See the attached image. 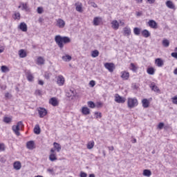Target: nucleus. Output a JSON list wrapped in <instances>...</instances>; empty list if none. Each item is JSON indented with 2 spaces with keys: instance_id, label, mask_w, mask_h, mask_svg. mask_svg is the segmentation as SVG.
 <instances>
[{
  "instance_id": "obj_61",
  "label": "nucleus",
  "mask_w": 177,
  "mask_h": 177,
  "mask_svg": "<svg viewBox=\"0 0 177 177\" xmlns=\"http://www.w3.org/2000/svg\"><path fill=\"white\" fill-rule=\"evenodd\" d=\"M174 74H175V75H177V68L174 71Z\"/></svg>"
},
{
  "instance_id": "obj_20",
  "label": "nucleus",
  "mask_w": 177,
  "mask_h": 177,
  "mask_svg": "<svg viewBox=\"0 0 177 177\" xmlns=\"http://www.w3.org/2000/svg\"><path fill=\"white\" fill-rule=\"evenodd\" d=\"M141 34L142 35V37H144L145 38H149V37H150L151 34L149 30H147V29H145L141 32Z\"/></svg>"
},
{
  "instance_id": "obj_9",
  "label": "nucleus",
  "mask_w": 177,
  "mask_h": 177,
  "mask_svg": "<svg viewBox=\"0 0 177 177\" xmlns=\"http://www.w3.org/2000/svg\"><path fill=\"white\" fill-rule=\"evenodd\" d=\"M148 26H149L151 28H154L156 30L158 28V24L157 22H156V21L151 19L148 21Z\"/></svg>"
},
{
  "instance_id": "obj_30",
  "label": "nucleus",
  "mask_w": 177,
  "mask_h": 177,
  "mask_svg": "<svg viewBox=\"0 0 177 177\" xmlns=\"http://www.w3.org/2000/svg\"><path fill=\"white\" fill-rule=\"evenodd\" d=\"M142 175L144 176H148V177L151 176V171L149 169H145L143 171Z\"/></svg>"
},
{
  "instance_id": "obj_39",
  "label": "nucleus",
  "mask_w": 177,
  "mask_h": 177,
  "mask_svg": "<svg viewBox=\"0 0 177 177\" xmlns=\"http://www.w3.org/2000/svg\"><path fill=\"white\" fill-rule=\"evenodd\" d=\"M37 64H44L45 63V59L42 57H39L37 58Z\"/></svg>"
},
{
  "instance_id": "obj_27",
  "label": "nucleus",
  "mask_w": 177,
  "mask_h": 177,
  "mask_svg": "<svg viewBox=\"0 0 177 177\" xmlns=\"http://www.w3.org/2000/svg\"><path fill=\"white\" fill-rule=\"evenodd\" d=\"M14 168L17 171H19L21 168V163L20 162H15L14 163Z\"/></svg>"
},
{
  "instance_id": "obj_62",
  "label": "nucleus",
  "mask_w": 177,
  "mask_h": 177,
  "mask_svg": "<svg viewBox=\"0 0 177 177\" xmlns=\"http://www.w3.org/2000/svg\"><path fill=\"white\" fill-rule=\"evenodd\" d=\"M93 8H97V4L93 3Z\"/></svg>"
},
{
  "instance_id": "obj_57",
  "label": "nucleus",
  "mask_w": 177,
  "mask_h": 177,
  "mask_svg": "<svg viewBox=\"0 0 177 177\" xmlns=\"http://www.w3.org/2000/svg\"><path fill=\"white\" fill-rule=\"evenodd\" d=\"M38 84H39V85H44V82L42 80H39Z\"/></svg>"
},
{
  "instance_id": "obj_49",
  "label": "nucleus",
  "mask_w": 177,
  "mask_h": 177,
  "mask_svg": "<svg viewBox=\"0 0 177 177\" xmlns=\"http://www.w3.org/2000/svg\"><path fill=\"white\" fill-rule=\"evenodd\" d=\"M44 77L46 80H49L50 78V75H49V73L46 72L44 73Z\"/></svg>"
},
{
  "instance_id": "obj_22",
  "label": "nucleus",
  "mask_w": 177,
  "mask_h": 177,
  "mask_svg": "<svg viewBox=\"0 0 177 177\" xmlns=\"http://www.w3.org/2000/svg\"><path fill=\"white\" fill-rule=\"evenodd\" d=\"M54 149L57 150V153H60V151L62 150V145L57 142L53 143Z\"/></svg>"
},
{
  "instance_id": "obj_52",
  "label": "nucleus",
  "mask_w": 177,
  "mask_h": 177,
  "mask_svg": "<svg viewBox=\"0 0 177 177\" xmlns=\"http://www.w3.org/2000/svg\"><path fill=\"white\" fill-rule=\"evenodd\" d=\"M5 151V145L0 144V151Z\"/></svg>"
},
{
  "instance_id": "obj_59",
  "label": "nucleus",
  "mask_w": 177,
  "mask_h": 177,
  "mask_svg": "<svg viewBox=\"0 0 177 177\" xmlns=\"http://www.w3.org/2000/svg\"><path fill=\"white\" fill-rule=\"evenodd\" d=\"M15 17L17 19V17H20V13L17 12L15 13Z\"/></svg>"
},
{
  "instance_id": "obj_3",
  "label": "nucleus",
  "mask_w": 177,
  "mask_h": 177,
  "mask_svg": "<svg viewBox=\"0 0 177 177\" xmlns=\"http://www.w3.org/2000/svg\"><path fill=\"white\" fill-rule=\"evenodd\" d=\"M138 104V99H136V97L128 98L127 106L129 109H133V107H136Z\"/></svg>"
},
{
  "instance_id": "obj_26",
  "label": "nucleus",
  "mask_w": 177,
  "mask_h": 177,
  "mask_svg": "<svg viewBox=\"0 0 177 177\" xmlns=\"http://www.w3.org/2000/svg\"><path fill=\"white\" fill-rule=\"evenodd\" d=\"M121 77L123 80H128V78H129V73L127 71H123L122 72Z\"/></svg>"
},
{
  "instance_id": "obj_36",
  "label": "nucleus",
  "mask_w": 177,
  "mask_h": 177,
  "mask_svg": "<svg viewBox=\"0 0 177 177\" xmlns=\"http://www.w3.org/2000/svg\"><path fill=\"white\" fill-rule=\"evenodd\" d=\"M62 60H64V62H70V60H71V56H70L68 55L63 56Z\"/></svg>"
},
{
  "instance_id": "obj_13",
  "label": "nucleus",
  "mask_w": 177,
  "mask_h": 177,
  "mask_svg": "<svg viewBox=\"0 0 177 177\" xmlns=\"http://www.w3.org/2000/svg\"><path fill=\"white\" fill-rule=\"evenodd\" d=\"M57 26L59 28H64V26H66V22H64V20H63L62 19H59L57 21Z\"/></svg>"
},
{
  "instance_id": "obj_28",
  "label": "nucleus",
  "mask_w": 177,
  "mask_h": 177,
  "mask_svg": "<svg viewBox=\"0 0 177 177\" xmlns=\"http://www.w3.org/2000/svg\"><path fill=\"white\" fill-rule=\"evenodd\" d=\"M124 35H126V37H129L131 35V28H124Z\"/></svg>"
},
{
  "instance_id": "obj_44",
  "label": "nucleus",
  "mask_w": 177,
  "mask_h": 177,
  "mask_svg": "<svg viewBox=\"0 0 177 177\" xmlns=\"http://www.w3.org/2000/svg\"><path fill=\"white\" fill-rule=\"evenodd\" d=\"M43 12H44V8H42V7L37 8V13H39V15H41Z\"/></svg>"
},
{
  "instance_id": "obj_4",
  "label": "nucleus",
  "mask_w": 177,
  "mask_h": 177,
  "mask_svg": "<svg viewBox=\"0 0 177 177\" xmlns=\"http://www.w3.org/2000/svg\"><path fill=\"white\" fill-rule=\"evenodd\" d=\"M55 80L57 81V84L58 86H63L64 85V83L66 82V80L64 79V77L62 75H59L55 77Z\"/></svg>"
},
{
  "instance_id": "obj_37",
  "label": "nucleus",
  "mask_w": 177,
  "mask_h": 177,
  "mask_svg": "<svg viewBox=\"0 0 177 177\" xmlns=\"http://www.w3.org/2000/svg\"><path fill=\"white\" fill-rule=\"evenodd\" d=\"M87 104L90 109H95V107H96V104H95V103L92 101H88Z\"/></svg>"
},
{
  "instance_id": "obj_48",
  "label": "nucleus",
  "mask_w": 177,
  "mask_h": 177,
  "mask_svg": "<svg viewBox=\"0 0 177 177\" xmlns=\"http://www.w3.org/2000/svg\"><path fill=\"white\" fill-rule=\"evenodd\" d=\"M89 84L91 85V86L92 88H93V86H95V85H96V82L94 80H91V81H90Z\"/></svg>"
},
{
  "instance_id": "obj_24",
  "label": "nucleus",
  "mask_w": 177,
  "mask_h": 177,
  "mask_svg": "<svg viewBox=\"0 0 177 177\" xmlns=\"http://www.w3.org/2000/svg\"><path fill=\"white\" fill-rule=\"evenodd\" d=\"M19 57L22 59L24 57H27V53H26L24 49L19 50Z\"/></svg>"
},
{
  "instance_id": "obj_40",
  "label": "nucleus",
  "mask_w": 177,
  "mask_h": 177,
  "mask_svg": "<svg viewBox=\"0 0 177 177\" xmlns=\"http://www.w3.org/2000/svg\"><path fill=\"white\" fill-rule=\"evenodd\" d=\"M93 146H95V142L91 141L87 144V149L91 150V149H93Z\"/></svg>"
},
{
  "instance_id": "obj_17",
  "label": "nucleus",
  "mask_w": 177,
  "mask_h": 177,
  "mask_svg": "<svg viewBox=\"0 0 177 177\" xmlns=\"http://www.w3.org/2000/svg\"><path fill=\"white\" fill-rule=\"evenodd\" d=\"M82 113L84 115H88L91 114V111L89 110V108H88L86 106H83L82 109Z\"/></svg>"
},
{
  "instance_id": "obj_56",
  "label": "nucleus",
  "mask_w": 177,
  "mask_h": 177,
  "mask_svg": "<svg viewBox=\"0 0 177 177\" xmlns=\"http://www.w3.org/2000/svg\"><path fill=\"white\" fill-rule=\"evenodd\" d=\"M149 3H154L156 2V0H147Z\"/></svg>"
},
{
  "instance_id": "obj_8",
  "label": "nucleus",
  "mask_w": 177,
  "mask_h": 177,
  "mask_svg": "<svg viewBox=\"0 0 177 177\" xmlns=\"http://www.w3.org/2000/svg\"><path fill=\"white\" fill-rule=\"evenodd\" d=\"M115 102H116V103H125V98L121 97L118 94H116L115 96Z\"/></svg>"
},
{
  "instance_id": "obj_33",
  "label": "nucleus",
  "mask_w": 177,
  "mask_h": 177,
  "mask_svg": "<svg viewBox=\"0 0 177 177\" xmlns=\"http://www.w3.org/2000/svg\"><path fill=\"white\" fill-rule=\"evenodd\" d=\"M1 70L2 73H9V68L6 66H1Z\"/></svg>"
},
{
  "instance_id": "obj_60",
  "label": "nucleus",
  "mask_w": 177,
  "mask_h": 177,
  "mask_svg": "<svg viewBox=\"0 0 177 177\" xmlns=\"http://www.w3.org/2000/svg\"><path fill=\"white\" fill-rule=\"evenodd\" d=\"M50 153H51V154H56V153H55V149H50Z\"/></svg>"
},
{
  "instance_id": "obj_2",
  "label": "nucleus",
  "mask_w": 177,
  "mask_h": 177,
  "mask_svg": "<svg viewBox=\"0 0 177 177\" xmlns=\"http://www.w3.org/2000/svg\"><path fill=\"white\" fill-rule=\"evenodd\" d=\"M20 127H24V124H23V122L19 121L17 123V125H13L12 127V131L15 132V135L17 136H20Z\"/></svg>"
},
{
  "instance_id": "obj_55",
  "label": "nucleus",
  "mask_w": 177,
  "mask_h": 177,
  "mask_svg": "<svg viewBox=\"0 0 177 177\" xmlns=\"http://www.w3.org/2000/svg\"><path fill=\"white\" fill-rule=\"evenodd\" d=\"M12 95H10V93H6V94H5V97H10Z\"/></svg>"
},
{
  "instance_id": "obj_64",
  "label": "nucleus",
  "mask_w": 177,
  "mask_h": 177,
  "mask_svg": "<svg viewBox=\"0 0 177 177\" xmlns=\"http://www.w3.org/2000/svg\"><path fill=\"white\" fill-rule=\"evenodd\" d=\"M88 177H95V174H90V175H89V176H88Z\"/></svg>"
},
{
  "instance_id": "obj_15",
  "label": "nucleus",
  "mask_w": 177,
  "mask_h": 177,
  "mask_svg": "<svg viewBox=\"0 0 177 177\" xmlns=\"http://www.w3.org/2000/svg\"><path fill=\"white\" fill-rule=\"evenodd\" d=\"M49 104L54 107H56V106L59 105V102H57V99H56V97H52L49 100Z\"/></svg>"
},
{
  "instance_id": "obj_23",
  "label": "nucleus",
  "mask_w": 177,
  "mask_h": 177,
  "mask_svg": "<svg viewBox=\"0 0 177 177\" xmlns=\"http://www.w3.org/2000/svg\"><path fill=\"white\" fill-rule=\"evenodd\" d=\"M166 6L169 8V9H175V5H174V3L171 0H168L166 2Z\"/></svg>"
},
{
  "instance_id": "obj_45",
  "label": "nucleus",
  "mask_w": 177,
  "mask_h": 177,
  "mask_svg": "<svg viewBox=\"0 0 177 177\" xmlns=\"http://www.w3.org/2000/svg\"><path fill=\"white\" fill-rule=\"evenodd\" d=\"M35 93L37 96H41V95H42V91H41V90H36Z\"/></svg>"
},
{
  "instance_id": "obj_14",
  "label": "nucleus",
  "mask_w": 177,
  "mask_h": 177,
  "mask_svg": "<svg viewBox=\"0 0 177 177\" xmlns=\"http://www.w3.org/2000/svg\"><path fill=\"white\" fill-rule=\"evenodd\" d=\"M102 17H95L93 19V26H100L102 23Z\"/></svg>"
},
{
  "instance_id": "obj_42",
  "label": "nucleus",
  "mask_w": 177,
  "mask_h": 177,
  "mask_svg": "<svg viewBox=\"0 0 177 177\" xmlns=\"http://www.w3.org/2000/svg\"><path fill=\"white\" fill-rule=\"evenodd\" d=\"M133 32H134L135 35H140V28H134Z\"/></svg>"
},
{
  "instance_id": "obj_53",
  "label": "nucleus",
  "mask_w": 177,
  "mask_h": 177,
  "mask_svg": "<svg viewBox=\"0 0 177 177\" xmlns=\"http://www.w3.org/2000/svg\"><path fill=\"white\" fill-rule=\"evenodd\" d=\"M171 57H174V59H177V53H172Z\"/></svg>"
},
{
  "instance_id": "obj_19",
  "label": "nucleus",
  "mask_w": 177,
  "mask_h": 177,
  "mask_svg": "<svg viewBox=\"0 0 177 177\" xmlns=\"http://www.w3.org/2000/svg\"><path fill=\"white\" fill-rule=\"evenodd\" d=\"M34 145H35V142L34 141H28L27 143H26V147H27V149H29V150H33L34 149Z\"/></svg>"
},
{
  "instance_id": "obj_7",
  "label": "nucleus",
  "mask_w": 177,
  "mask_h": 177,
  "mask_svg": "<svg viewBox=\"0 0 177 177\" xmlns=\"http://www.w3.org/2000/svg\"><path fill=\"white\" fill-rule=\"evenodd\" d=\"M66 97H74L75 96V91L74 89H70L66 91Z\"/></svg>"
},
{
  "instance_id": "obj_34",
  "label": "nucleus",
  "mask_w": 177,
  "mask_h": 177,
  "mask_svg": "<svg viewBox=\"0 0 177 177\" xmlns=\"http://www.w3.org/2000/svg\"><path fill=\"white\" fill-rule=\"evenodd\" d=\"M22 10H26V12L30 11V8H28L27 3H22Z\"/></svg>"
},
{
  "instance_id": "obj_43",
  "label": "nucleus",
  "mask_w": 177,
  "mask_h": 177,
  "mask_svg": "<svg viewBox=\"0 0 177 177\" xmlns=\"http://www.w3.org/2000/svg\"><path fill=\"white\" fill-rule=\"evenodd\" d=\"M76 10L77 12H80V13L82 12V4H79L76 6Z\"/></svg>"
},
{
  "instance_id": "obj_35",
  "label": "nucleus",
  "mask_w": 177,
  "mask_h": 177,
  "mask_svg": "<svg viewBox=\"0 0 177 177\" xmlns=\"http://www.w3.org/2000/svg\"><path fill=\"white\" fill-rule=\"evenodd\" d=\"M130 69L132 70L133 73H136V71H138V67H136L133 63L130 64Z\"/></svg>"
},
{
  "instance_id": "obj_41",
  "label": "nucleus",
  "mask_w": 177,
  "mask_h": 177,
  "mask_svg": "<svg viewBox=\"0 0 177 177\" xmlns=\"http://www.w3.org/2000/svg\"><path fill=\"white\" fill-rule=\"evenodd\" d=\"M3 121V122H6V124H9L10 122H12V119L9 117H4Z\"/></svg>"
},
{
  "instance_id": "obj_16",
  "label": "nucleus",
  "mask_w": 177,
  "mask_h": 177,
  "mask_svg": "<svg viewBox=\"0 0 177 177\" xmlns=\"http://www.w3.org/2000/svg\"><path fill=\"white\" fill-rule=\"evenodd\" d=\"M111 24H112V28H113V30H118V28H120V24L117 20H113L111 22Z\"/></svg>"
},
{
  "instance_id": "obj_47",
  "label": "nucleus",
  "mask_w": 177,
  "mask_h": 177,
  "mask_svg": "<svg viewBox=\"0 0 177 177\" xmlns=\"http://www.w3.org/2000/svg\"><path fill=\"white\" fill-rule=\"evenodd\" d=\"M95 115H96V118H101L102 117V113L100 112H95Z\"/></svg>"
},
{
  "instance_id": "obj_38",
  "label": "nucleus",
  "mask_w": 177,
  "mask_h": 177,
  "mask_svg": "<svg viewBox=\"0 0 177 177\" xmlns=\"http://www.w3.org/2000/svg\"><path fill=\"white\" fill-rule=\"evenodd\" d=\"M91 56L92 57H97V56H99V50H94L93 51H92Z\"/></svg>"
},
{
  "instance_id": "obj_1",
  "label": "nucleus",
  "mask_w": 177,
  "mask_h": 177,
  "mask_svg": "<svg viewBox=\"0 0 177 177\" xmlns=\"http://www.w3.org/2000/svg\"><path fill=\"white\" fill-rule=\"evenodd\" d=\"M55 41L60 49H63L66 44L71 42V39L67 36L62 37L60 35H58L55 37Z\"/></svg>"
},
{
  "instance_id": "obj_6",
  "label": "nucleus",
  "mask_w": 177,
  "mask_h": 177,
  "mask_svg": "<svg viewBox=\"0 0 177 177\" xmlns=\"http://www.w3.org/2000/svg\"><path fill=\"white\" fill-rule=\"evenodd\" d=\"M104 67L105 68H106V70H109L110 73H113V71H114L115 66H114V64L113 63L106 62L104 64Z\"/></svg>"
},
{
  "instance_id": "obj_54",
  "label": "nucleus",
  "mask_w": 177,
  "mask_h": 177,
  "mask_svg": "<svg viewBox=\"0 0 177 177\" xmlns=\"http://www.w3.org/2000/svg\"><path fill=\"white\" fill-rule=\"evenodd\" d=\"M142 15H143V12H142V11L136 12V16L138 17H140L142 16Z\"/></svg>"
},
{
  "instance_id": "obj_51",
  "label": "nucleus",
  "mask_w": 177,
  "mask_h": 177,
  "mask_svg": "<svg viewBox=\"0 0 177 177\" xmlns=\"http://www.w3.org/2000/svg\"><path fill=\"white\" fill-rule=\"evenodd\" d=\"M158 128L159 129H162V128H164V123L163 122H160L158 124Z\"/></svg>"
},
{
  "instance_id": "obj_50",
  "label": "nucleus",
  "mask_w": 177,
  "mask_h": 177,
  "mask_svg": "<svg viewBox=\"0 0 177 177\" xmlns=\"http://www.w3.org/2000/svg\"><path fill=\"white\" fill-rule=\"evenodd\" d=\"M80 176V177H86V176H88V174H86V173H85L84 171H81Z\"/></svg>"
},
{
  "instance_id": "obj_29",
  "label": "nucleus",
  "mask_w": 177,
  "mask_h": 177,
  "mask_svg": "<svg viewBox=\"0 0 177 177\" xmlns=\"http://www.w3.org/2000/svg\"><path fill=\"white\" fill-rule=\"evenodd\" d=\"M162 45L165 48H168V46H169V40L167 39H163L162 41Z\"/></svg>"
},
{
  "instance_id": "obj_31",
  "label": "nucleus",
  "mask_w": 177,
  "mask_h": 177,
  "mask_svg": "<svg viewBox=\"0 0 177 177\" xmlns=\"http://www.w3.org/2000/svg\"><path fill=\"white\" fill-rule=\"evenodd\" d=\"M147 73L149 74V75H154V73H155L154 68L153 67L148 68L147 70Z\"/></svg>"
},
{
  "instance_id": "obj_25",
  "label": "nucleus",
  "mask_w": 177,
  "mask_h": 177,
  "mask_svg": "<svg viewBox=\"0 0 177 177\" xmlns=\"http://www.w3.org/2000/svg\"><path fill=\"white\" fill-rule=\"evenodd\" d=\"M34 133L36 135H39L41 133V128L39 127V124H36L34 128Z\"/></svg>"
},
{
  "instance_id": "obj_12",
  "label": "nucleus",
  "mask_w": 177,
  "mask_h": 177,
  "mask_svg": "<svg viewBox=\"0 0 177 177\" xmlns=\"http://www.w3.org/2000/svg\"><path fill=\"white\" fill-rule=\"evenodd\" d=\"M151 91H153L154 92H157V93H160V88H158V86L156 85V83L152 82L149 85Z\"/></svg>"
},
{
  "instance_id": "obj_63",
  "label": "nucleus",
  "mask_w": 177,
  "mask_h": 177,
  "mask_svg": "<svg viewBox=\"0 0 177 177\" xmlns=\"http://www.w3.org/2000/svg\"><path fill=\"white\" fill-rule=\"evenodd\" d=\"M100 106H102V103L101 102H97V107H100Z\"/></svg>"
},
{
  "instance_id": "obj_32",
  "label": "nucleus",
  "mask_w": 177,
  "mask_h": 177,
  "mask_svg": "<svg viewBox=\"0 0 177 177\" xmlns=\"http://www.w3.org/2000/svg\"><path fill=\"white\" fill-rule=\"evenodd\" d=\"M49 160L50 161H56V160H57V158L56 157V153H50L49 156Z\"/></svg>"
},
{
  "instance_id": "obj_11",
  "label": "nucleus",
  "mask_w": 177,
  "mask_h": 177,
  "mask_svg": "<svg viewBox=\"0 0 177 177\" xmlns=\"http://www.w3.org/2000/svg\"><path fill=\"white\" fill-rule=\"evenodd\" d=\"M18 28L21 30V31H23L24 32H27V24L24 22H21L19 26H18Z\"/></svg>"
},
{
  "instance_id": "obj_10",
  "label": "nucleus",
  "mask_w": 177,
  "mask_h": 177,
  "mask_svg": "<svg viewBox=\"0 0 177 177\" xmlns=\"http://www.w3.org/2000/svg\"><path fill=\"white\" fill-rule=\"evenodd\" d=\"M26 78H27L28 81H29V82H32V81H34V76L32 75V73H31V71H26Z\"/></svg>"
},
{
  "instance_id": "obj_58",
  "label": "nucleus",
  "mask_w": 177,
  "mask_h": 177,
  "mask_svg": "<svg viewBox=\"0 0 177 177\" xmlns=\"http://www.w3.org/2000/svg\"><path fill=\"white\" fill-rule=\"evenodd\" d=\"M108 149H109V150H111V151H113V150H114V147H113V146L109 147Z\"/></svg>"
},
{
  "instance_id": "obj_21",
  "label": "nucleus",
  "mask_w": 177,
  "mask_h": 177,
  "mask_svg": "<svg viewBox=\"0 0 177 177\" xmlns=\"http://www.w3.org/2000/svg\"><path fill=\"white\" fill-rule=\"evenodd\" d=\"M142 106L144 107V109H147V107H149L150 102H149V100L145 98L142 100Z\"/></svg>"
},
{
  "instance_id": "obj_18",
  "label": "nucleus",
  "mask_w": 177,
  "mask_h": 177,
  "mask_svg": "<svg viewBox=\"0 0 177 177\" xmlns=\"http://www.w3.org/2000/svg\"><path fill=\"white\" fill-rule=\"evenodd\" d=\"M155 63L158 66V67H162V66H164V61H162L161 58H157L155 60Z\"/></svg>"
},
{
  "instance_id": "obj_46",
  "label": "nucleus",
  "mask_w": 177,
  "mask_h": 177,
  "mask_svg": "<svg viewBox=\"0 0 177 177\" xmlns=\"http://www.w3.org/2000/svg\"><path fill=\"white\" fill-rule=\"evenodd\" d=\"M171 99L174 104H177V95L173 97Z\"/></svg>"
},
{
  "instance_id": "obj_5",
  "label": "nucleus",
  "mask_w": 177,
  "mask_h": 177,
  "mask_svg": "<svg viewBox=\"0 0 177 177\" xmlns=\"http://www.w3.org/2000/svg\"><path fill=\"white\" fill-rule=\"evenodd\" d=\"M38 113H39V115L40 118H44L45 117V115H46L48 114V111H46V109L44 108L40 107L38 109Z\"/></svg>"
}]
</instances>
